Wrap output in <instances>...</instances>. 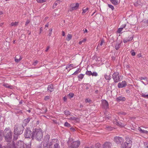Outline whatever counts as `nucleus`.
<instances>
[{
	"label": "nucleus",
	"mask_w": 148,
	"mask_h": 148,
	"mask_svg": "<svg viewBox=\"0 0 148 148\" xmlns=\"http://www.w3.org/2000/svg\"><path fill=\"white\" fill-rule=\"evenodd\" d=\"M43 137V132L40 129L36 128L33 129L32 136V139L35 138L38 141H41L42 140Z\"/></svg>",
	"instance_id": "obj_1"
},
{
	"label": "nucleus",
	"mask_w": 148,
	"mask_h": 148,
	"mask_svg": "<svg viewBox=\"0 0 148 148\" xmlns=\"http://www.w3.org/2000/svg\"><path fill=\"white\" fill-rule=\"evenodd\" d=\"M24 129L23 125H15L14 127V134L15 135H20L22 134Z\"/></svg>",
	"instance_id": "obj_2"
},
{
	"label": "nucleus",
	"mask_w": 148,
	"mask_h": 148,
	"mask_svg": "<svg viewBox=\"0 0 148 148\" xmlns=\"http://www.w3.org/2000/svg\"><path fill=\"white\" fill-rule=\"evenodd\" d=\"M5 138L6 141L10 142L12 138V133L10 130H7L5 129Z\"/></svg>",
	"instance_id": "obj_3"
},
{
	"label": "nucleus",
	"mask_w": 148,
	"mask_h": 148,
	"mask_svg": "<svg viewBox=\"0 0 148 148\" xmlns=\"http://www.w3.org/2000/svg\"><path fill=\"white\" fill-rule=\"evenodd\" d=\"M112 78L115 83H117L122 79V77L119 75L118 72H114L112 75Z\"/></svg>",
	"instance_id": "obj_4"
},
{
	"label": "nucleus",
	"mask_w": 148,
	"mask_h": 148,
	"mask_svg": "<svg viewBox=\"0 0 148 148\" xmlns=\"http://www.w3.org/2000/svg\"><path fill=\"white\" fill-rule=\"evenodd\" d=\"M9 148H24V143L21 141H19L15 144L13 143Z\"/></svg>",
	"instance_id": "obj_5"
},
{
	"label": "nucleus",
	"mask_w": 148,
	"mask_h": 148,
	"mask_svg": "<svg viewBox=\"0 0 148 148\" xmlns=\"http://www.w3.org/2000/svg\"><path fill=\"white\" fill-rule=\"evenodd\" d=\"M50 139V136L48 134L46 135L45 137L44 141L41 142L44 147H46L49 143Z\"/></svg>",
	"instance_id": "obj_6"
},
{
	"label": "nucleus",
	"mask_w": 148,
	"mask_h": 148,
	"mask_svg": "<svg viewBox=\"0 0 148 148\" xmlns=\"http://www.w3.org/2000/svg\"><path fill=\"white\" fill-rule=\"evenodd\" d=\"M80 143L79 140L73 141L71 143L70 147L71 148H78Z\"/></svg>",
	"instance_id": "obj_7"
},
{
	"label": "nucleus",
	"mask_w": 148,
	"mask_h": 148,
	"mask_svg": "<svg viewBox=\"0 0 148 148\" xmlns=\"http://www.w3.org/2000/svg\"><path fill=\"white\" fill-rule=\"evenodd\" d=\"M70 6L71 7L70 9V11H72L74 10H76L78 9L79 7V3H72L70 5Z\"/></svg>",
	"instance_id": "obj_8"
},
{
	"label": "nucleus",
	"mask_w": 148,
	"mask_h": 148,
	"mask_svg": "<svg viewBox=\"0 0 148 148\" xmlns=\"http://www.w3.org/2000/svg\"><path fill=\"white\" fill-rule=\"evenodd\" d=\"M114 141L117 144H119L123 141V138L119 136H115L114 138Z\"/></svg>",
	"instance_id": "obj_9"
},
{
	"label": "nucleus",
	"mask_w": 148,
	"mask_h": 148,
	"mask_svg": "<svg viewBox=\"0 0 148 148\" xmlns=\"http://www.w3.org/2000/svg\"><path fill=\"white\" fill-rule=\"evenodd\" d=\"M31 131L29 129L27 128L26 130V132L25 134V136L26 138H30L32 137L31 134H32Z\"/></svg>",
	"instance_id": "obj_10"
},
{
	"label": "nucleus",
	"mask_w": 148,
	"mask_h": 148,
	"mask_svg": "<svg viewBox=\"0 0 148 148\" xmlns=\"http://www.w3.org/2000/svg\"><path fill=\"white\" fill-rule=\"evenodd\" d=\"M126 141L124 143V144L128 146L131 147L132 146V141L129 138H126Z\"/></svg>",
	"instance_id": "obj_11"
},
{
	"label": "nucleus",
	"mask_w": 148,
	"mask_h": 148,
	"mask_svg": "<svg viewBox=\"0 0 148 148\" xmlns=\"http://www.w3.org/2000/svg\"><path fill=\"white\" fill-rule=\"evenodd\" d=\"M112 144L109 142H106L103 145V148H110L112 146Z\"/></svg>",
	"instance_id": "obj_12"
},
{
	"label": "nucleus",
	"mask_w": 148,
	"mask_h": 148,
	"mask_svg": "<svg viewBox=\"0 0 148 148\" xmlns=\"http://www.w3.org/2000/svg\"><path fill=\"white\" fill-rule=\"evenodd\" d=\"M102 105L103 108L105 109L109 108V105L108 103L106 100H103L102 101Z\"/></svg>",
	"instance_id": "obj_13"
},
{
	"label": "nucleus",
	"mask_w": 148,
	"mask_h": 148,
	"mask_svg": "<svg viewBox=\"0 0 148 148\" xmlns=\"http://www.w3.org/2000/svg\"><path fill=\"white\" fill-rule=\"evenodd\" d=\"M126 85V82L125 81H123L119 83L118 86L119 88H122L125 87Z\"/></svg>",
	"instance_id": "obj_14"
},
{
	"label": "nucleus",
	"mask_w": 148,
	"mask_h": 148,
	"mask_svg": "<svg viewBox=\"0 0 148 148\" xmlns=\"http://www.w3.org/2000/svg\"><path fill=\"white\" fill-rule=\"evenodd\" d=\"M113 123L121 127H124L125 126V124L122 123L121 122L118 121L116 118L114 120Z\"/></svg>",
	"instance_id": "obj_15"
},
{
	"label": "nucleus",
	"mask_w": 148,
	"mask_h": 148,
	"mask_svg": "<svg viewBox=\"0 0 148 148\" xmlns=\"http://www.w3.org/2000/svg\"><path fill=\"white\" fill-rule=\"evenodd\" d=\"M125 98L124 97L119 96L116 98V101L118 102H120V101H125Z\"/></svg>",
	"instance_id": "obj_16"
},
{
	"label": "nucleus",
	"mask_w": 148,
	"mask_h": 148,
	"mask_svg": "<svg viewBox=\"0 0 148 148\" xmlns=\"http://www.w3.org/2000/svg\"><path fill=\"white\" fill-rule=\"evenodd\" d=\"M47 90L50 92H51L54 90L53 86L52 84L48 85L47 87Z\"/></svg>",
	"instance_id": "obj_17"
},
{
	"label": "nucleus",
	"mask_w": 148,
	"mask_h": 148,
	"mask_svg": "<svg viewBox=\"0 0 148 148\" xmlns=\"http://www.w3.org/2000/svg\"><path fill=\"white\" fill-rule=\"evenodd\" d=\"M69 119L73 121L76 122H78L79 121V118L75 117H71Z\"/></svg>",
	"instance_id": "obj_18"
},
{
	"label": "nucleus",
	"mask_w": 148,
	"mask_h": 148,
	"mask_svg": "<svg viewBox=\"0 0 148 148\" xmlns=\"http://www.w3.org/2000/svg\"><path fill=\"white\" fill-rule=\"evenodd\" d=\"M57 140L56 139H52L51 141L50 142L49 144V148H53L52 146L53 145L54 143H55V141H57Z\"/></svg>",
	"instance_id": "obj_19"
},
{
	"label": "nucleus",
	"mask_w": 148,
	"mask_h": 148,
	"mask_svg": "<svg viewBox=\"0 0 148 148\" xmlns=\"http://www.w3.org/2000/svg\"><path fill=\"white\" fill-rule=\"evenodd\" d=\"M21 59L22 58L20 56H17L15 57V60L16 62H18L20 61Z\"/></svg>",
	"instance_id": "obj_20"
},
{
	"label": "nucleus",
	"mask_w": 148,
	"mask_h": 148,
	"mask_svg": "<svg viewBox=\"0 0 148 148\" xmlns=\"http://www.w3.org/2000/svg\"><path fill=\"white\" fill-rule=\"evenodd\" d=\"M70 67H73L75 68L76 67L75 64H68L66 67V69H67Z\"/></svg>",
	"instance_id": "obj_21"
},
{
	"label": "nucleus",
	"mask_w": 148,
	"mask_h": 148,
	"mask_svg": "<svg viewBox=\"0 0 148 148\" xmlns=\"http://www.w3.org/2000/svg\"><path fill=\"white\" fill-rule=\"evenodd\" d=\"M141 96L146 99H148V93H142Z\"/></svg>",
	"instance_id": "obj_22"
},
{
	"label": "nucleus",
	"mask_w": 148,
	"mask_h": 148,
	"mask_svg": "<svg viewBox=\"0 0 148 148\" xmlns=\"http://www.w3.org/2000/svg\"><path fill=\"white\" fill-rule=\"evenodd\" d=\"M138 130L141 133L145 134H147L148 133V131L145 130H142L140 127L138 129Z\"/></svg>",
	"instance_id": "obj_23"
},
{
	"label": "nucleus",
	"mask_w": 148,
	"mask_h": 148,
	"mask_svg": "<svg viewBox=\"0 0 148 148\" xmlns=\"http://www.w3.org/2000/svg\"><path fill=\"white\" fill-rule=\"evenodd\" d=\"M121 43L122 42L121 41L120 43H117L115 47V49H116V50H118L120 47L121 45Z\"/></svg>",
	"instance_id": "obj_24"
},
{
	"label": "nucleus",
	"mask_w": 148,
	"mask_h": 148,
	"mask_svg": "<svg viewBox=\"0 0 148 148\" xmlns=\"http://www.w3.org/2000/svg\"><path fill=\"white\" fill-rule=\"evenodd\" d=\"M30 120V119L29 118H28L27 119H25L23 121V123L25 124L26 125L28 123Z\"/></svg>",
	"instance_id": "obj_25"
},
{
	"label": "nucleus",
	"mask_w": 148,
	"mask_h": 148,
	"mask_svg": "<svg viewBox=\"0 0 148 148\" xmlns=\"http://www.w3.org/2000/svg\"><path fill=\"white\" fill-rule=\"evenodd\" d=\"M72 38V35L71 34H68L67 36L66 39L67 41H69Z\"/></svg>",
	"instance_id": "obj_26"
},
{
	"label": "nucleus",
	"mask_w": 148,
	"mask_h": 148,
	"mask_svg": "<svg viewBox=\"0 0 148 148\" xmlns=\"http://www.w3.org/2000/svg\"><path fill=\"white\" fill-rule=\"evenodd\" d=\"M139 79H140V80H145L147 82H148V78L146 77H141L139 78Z\"/></svg>",
	"instance_id": "obj_27"
},
{
	"label": "nucleus",
	"mask_w": 148,
	"mask_h": 148,
	"mask_svg": "<svg viewBox=\"0 0 148 148\" xmlns=\"http://www.w3.org/2000/svg\"><path fill=\"white\" fill-rule=\"evenodd\" d=\"M84 75L82 74H80L78 76V80L81 81L84 77Z\"/></svg>",
	"instance_id": "obj_28"
},
{
	"label": "nucleus",
	"mask_w": 148,
	"mask_h": 148,
	"mask_svg": "<svg viewBox=\"0 0 148 148\" xmlns=\"http://www.w3.org/2000/svg\"><path fill=\"white\" fill-rule=\"evenodd\" d=\"M110 2L114 5H116L118 4V1L116 0H110Z\"/></svg>",
	"instance_id": "obj_29"
},
{
	"label": "nucleus",
	"mask_w": 148,
	"mask_h": 148,
	"mask_svg": "<svg viewBox=\"0 0 148 148\" xmlns=\"http://www.w3.org/2000/svg\"><path fill=\"white\" fill-rule=\"evenodd\" d=\"M126 26V25L125 24L123 26V27H121V28H119V29L118 30L117 32L118 33H120L122 31L123 29L124 28H125Z\"/></svg>",
	"instance_id": "obj_30"
},
{
	"label": "nucleus",
	"mask_w": 148,
	"mask_h": 148,
	"mask_svg": "<svg viewBox=\"0 0 148 148\" xmlns=\"http://www.w3.org/2000/svg\"><path fill=\"white\" fill-rule=\"evenodd\" d=\"M81 69L79 68H78L77 70L75 71L74 73L72 74V75H75L78 74V73L80 72Z\"/></svg>",
	"instance_id": "obj_31"
},
{
	"label": "nucleus",
	"mask_w": 148,
	"mask_h": 148,
	"mask_svg": "<svg viewBox=\"0 0 148 148\" xmlns=\"http://www.w3.org/2000/svg\"><path fill=\"white\" fill-rule=\"evenodd\" d=\"M104 77L105 79L108 80H110L111 79V77L110 75H108L107 74H106L104 75Z\"/></svg>",
	"instance_id": "obj_32"
},
{
	"label": "nucleus",
	"mask_w": 148,
	"mask_h": 148,
	"mask_svg": "<svg viewBox=\"0 0 148 148\" xmlns=\"http://www.w3.org/2000/svg\"><path fill=\"white\" fill-rule=\"evenodd\" d=\"M18 22H12L10 25L12 26H15L18 25Z\"/></svg>",
	"instance_id": "obj_33"
},
{
	"label": "nucleus",
	"mask_w": 148,
	"mask_h": 148,
	"mask_svg": "<svg viewBox=\"0 0 148 148\" xmlns=\"http://www.w3.org/2000/svg\"><path fill=\"white\" fill-rule=\"evenodd\" d=\"M131 147L123 143L121 145V148H130Z\"/></svg>",
	"instance_id": "obj_34"
},
{
	"label": "nucleus",
	"mask_w": 148,
	"mask_h": 148,
	"mask_svg": "<svg viewBox=\"0 0 148 148\" xmlns=\"http://www.w3.org/2000/svg\"><path fill=\"white\" fill-rule=\"evenodd\" d=\"M3 86L6 88H8L10 89H12V86H9L8 84H3Z\"/></svg>",
	"instance_id": "obj_35"
},
{
	"label": "nucleus",
	"mask_w": 148,
	"mask_h": 148,
	"mask_svg": "<svg viewBox=\"0 0 148 148\" xmlns=\"http://www.w3.org/2000/svg\"><path fill=\"white\" fill-rule=\"evenodd\" d=\"M64 125L65 126L67 127H71V125L70 124L67 122H66L64 123Z\"/></svg>",
	"instance_id": "obj_36"
},
{
	"label": "nucleus",
	"mask_w": 148,
	"mask_h": 148,
	"mask_svg": "<svg viewBox=\"0 0 148 148\" xmlns=\"http://www.w3.org/2000/svg\"><path fill=\"white\" fill-rule=\"evenodd\" d=\"M86 41V39L84 38L82 40L79 42V45H81L82 43L85 42Z\"/></svg>",
	"instance_id": "obj_37"
},
{
	"label": "nucleus",
	"mask_w": 148,
	"mask_h": 148,
	"mask_svg": "<svg viewBox=\"0 0 148 148\" xmlns=\"http://www.w3.org/2000/svg\"><path fill=\"white\" fill-rule=\"evenodd\" d=\"M36 1L38 3H42L46 1V0H37Z\"/></svg>",
	"instance_id": "obj_38"
},
{
	"label": "nucleus",
	"mask_w": 148,
	"mask_h": 148,
	"mask_svg": "<svg viewBox=\"0 0 148 148\" xmlns=\"http://www.w3.org/2000/svg\"><path fill=\"white\" fill-rule=\"evenodd\" d=\"M86 74L87 75L90 76L92 75V72L90 71H87L86 72Z\"/></svg>",
	"instance_id": "obj_39"
},
{
	"label": "nucleus",
	"mask_w": 148,
	"mask_h": 148,
	"mask_svg": "<svg viewBox=\"0 0 148 148\" xmlns=\"http://www.w3.org/2000/svg\"><path fill=\"white\" fill-rule=\"evenodd\" d=\"M88 10V8H86L85 9H83L82 10V14H84L86 12H87Z\"/></svg>",
	"instance_id": "obj_40"
},
{
	"label": "nucleus",
	"mask_w": 148,
	"mask_h": 148,
	"mask_svg": "<svg viewBox=\"0 0 148 148\" xmlns=\"http://www.w3.org/2000/svg\"><path fill=\"white\" fill-rule=\"evenodd\" d=\"M74 95V94L72 93H70L68 95L70 98H73Z\"/></svg>",
	"instance_id": "obj_41"
},
{
	"label": "nucleus",
	"mask_w": 148,
	"mask_h": 148,
	"mask_svg": "<svg viewBox=\"0 0 148 148\" xmlns=\"http://www.w3.org/2000/svg\"><path fill=\"white\" fill-rule=\"evenodd\" d=\"M52 28H50L49 29V32L48 34V36H51V35L52 34Z\"/></svg>",
	"instance_id": "obj_42"
},
{
	"label": "nucleus",
	"mask_w": 148,
	"mask_h": 148,
	"mask_svg": "<svg viewBox=\"0 0 148 148\" xmlns=\"http://www.w3.org/2000/svg\"><path fill=\"white\" fill-rule=\"evenodd\" d=\"M64 114L65 115L68 116L70 114V112L68 111H65L64 112Z\"/></svg>",
	"instance_id": "obj_43"
},
{
	"label": "nucleus",
	"mask_w": 148,
	"mask_h": 148,
	"mask_svg": "<svg viewBox=\"0 0 148 148\" xmlns=\"http://www.w3.org/2000/svg\"><path fill=\"white\" fill-rule=\"evenodd\" d=\"M108 7L110 8L112 10H113L114 9V7L112 5L108 4Z\"/></svg>",
	"instance_id": "obj_44"
},
{
	"label": "nucleus",
	"mask_w": 148,
	"mask_h": 148,
	"mask_svg": "<svg viewBox=\"0 0 148 148\" xmlns=\"http://www.w3.org/2000/svg\"><path fill=\"white\" fill-rule=\"evenodd\" d=\"M98 74L97 72H94L93 73H92V76H97Z\"/></svg>",
	"instance_id": "obj_45"
},
{
	"label": "nucleus",
	"mask_w": 148,
	"mask_h": 148,
	"mask_svg": "<svg viewBox=\"0 0 148 148\" xmlns=\"http://www.w3.org/2000/svg\"><path fill=\"white\" fill-rule=\"evenodd\" d=\"M91 102V100L89 99H86L85 100V102L86 103H90Z\"/></svg>",
	"instance_id": "obj_46"
},
{
	"label": "nucleus",
	"mask_w": 148,
	"mask_h": 148,
	"mask_svg": "<svg viewBox=\"0 0 148 148\" xmlns=\"http://www.w3.org/2000/svg\"><path fill=\"white\" fill-rule=\"evenodd\" d=\"M54 148H60L59 146V144L57 143L54 144Z\"/></svg>",
	"instance_id": "obj_47"
},
{
	"label": "nucleus",
	"mask_w": 148,
	"mask_h": 148,
	"mask_svg": "<svg viewBox=\"0 0 148 148\" xmlns=\"http://www.w3.org/2000/svg\"><path fill=\"white\" fill-rule=\"evenodd\" d=\"M50 99L49 96H47L45 97L44 100L45 101H47Z\"/></svg>",
	"instance_id": "obj_48"
},
{
	"label": "nucleus",
	"mask_w": 148,
	"mask_h": 148,
	"mask_svg": "<svg viewBox=\"0 0 148 148\" xmlns=\"http://www.w3.org/2000/svg\"><path fill=\"white\" fill-rule=\"evenodd\" d=\"M104 42L105 41L103 39H102L101 40L100 43V45L101 46L103 45V43H104Z\"/></svg>",
	"instance_id": "obj_49"
},
{
	"label": "nucleus",
	"mask_w": 148,
	"mask_h": 148,
	"mask_svg": "<svg viewBox=\"0 0 148 148\" xmlns=\"http://www.w3.org/2000/svg\"><path fill=\"white\" fill-rule=\"evenodd\" d=\"M106 128L108 130L111 131L113 129V128L110 126H107L106 127Z\"/></svg>",
	"instance_id": "obj_50"
},
{
	"label": "nucleus",
	"mask_w": 148,
	"mask_h": 148,
	"mask_svg": "<svg viewBox=\"0 0 148 148\" xmlns=\"http://www.w3.org/2000/svg\"><path fill=\"white\" fill-rule=\"evenodd\" d=\"M125 38L127 39V40H129V41L132 40L133 39V38L132 37H129L128 38Z\"/></svg>",
	"instance_id": "obj_51"
},
{
	"label": "nucleus",
	"mask_w": 148,
	"mask_h": 148,
	"mask_svg": "<svg viewBox=\"0 0 148 148\" xmlns=\"http://www.w3.org/2000/svg\"><path fill=\"white\" fill-rule=\"evenodd\" d=\"M19 135H15L14 136V139L15 140H17L18 138V136Z\"/></svg>",
	"instance_id": "obj_52"
},
{
	"label": "nucleus",
	"mask_w": 148,
	"mask_h": 148,
	"mask_svg": "<svg viewBox=\"0 0 148 148\" xmlns=\"http://www.w3.org/2000/svg\"><path fill=\"white\" fill-rule=\"evenodd\" d=\"M131 53L132 56H135L136 53L134 50H132L131 52Z\"/></svg>",
	"instance_id": "obj_53"
},
{
	"label": "nucleus",
	"mask_w": 148,
	"mask_h": 148,
	"mask_svg": "<svg viewBox=\"0 0 148 148\" xmlns=\"http://www.w3.org/2000/svg\"><path fill=\"white\" fill-rule=\"evenodd\" d=\"M144 145L145 148H148V143H144Z\"/></svg>",
	"instance_id": "obj_54"
},
{
	"label": "nucleus",
	"mask_w": 148,
	"mask_h": 148,
	"mask_svg": "<svg viewBox=\"0 0 148 148\" xmlns=\"http://www.w3.org/2000/svg\"><path fill=\"white\" fill-rule=\"evenodd\" d=\"M38 61L37 60L35 61L32 64V65H34V66L36 65L38 63Z\"/></svg>",
	"instance_id": "obj_55"
},
{
	"label": "nucleus",
	"mask_w": 148,
	"mask_h": 148,
	"mask_svg": "<svg viewBox=\"0 0 148 148\" xmlns=\"http://www.w3.org/2000/svg\"><path fill=\"white\" fill-rule=\"evenodd\" d=\"M25 148H30L31 145L30 144L25 145Z\"/></svg>",
	"instance_id": "obj_56"
},
{
	"label": "nucleus",
	"mask_w": 148,
	"mask_h": 148,
	"mask_svg": "<svg viewBox=\"0 0 148 148\" xmlns=\"http://www.w3.org/2000/svg\"><path fill=\"white\" fill-rule=\"evenodd\" d=\"M30 22V21L29 20H27V21L25 23V25L26 26Z\"/></svg>",
	"instance_id": "obj_57"
},
{
	"label": "nucleus",
	"mask_w": 148,
	"mask_h": 148,
	"mask_svg": "<svg viewBox=\"0 0 148 148\" xmlns=\"http://www.w3.org/2000/svg\"><path fill=\"white\" fill-rule=\"evenodd\" d=\"M129 41V40H127V39H126L125 38L123 40V42L125 43H126L127 42Z\"/></svg>",
	"instance_id": "obj_58"
},
{
	"label": "nucleus",
	"mask_w": 148,
	"mask_h": 148,
	"mask_svg": "<svg viewBox=\"0 0 148 148\" xmlns=\"http://www.w3.org/2000/svg\"><path fill=\"white\" fill-rule=\"evenodd\" d=\"M120 114L123 115H125L126 114V113L125 112H120Z\"/></svg>",
	"instance_id": "obj_59"
},
{
	"label": "nucleus",
	"mask_w": 148,
	"mask_h": 148,
	"mask_svg": "<svg viewBox=\"0 0 148 148\" xmlns=\"http://www.w3.org/2000/svg\"><path fill=\"white\" fill-rule=\"evenodd\" d=\"M49 46H47L45 50V51L46 52H47L48 51V50H49Z\"/></svg>",
	"instance_id": "obj_60"
},
{
	"label": "nucleus",
	"mask_w": 148,
	"mask_h": 148,
	"mask_svg": "<svg viewBox=\"0 0 148 148\" xmlns=\"http://www.w3.org/2000/svg\"><path fill=\"white\" fill-rule=\"evenodd\" d=\"M53 5H54L55 6H56L57 5H58V2H57V1H56V2L54 3V4H53Z\"/></svg>",
	"instance_id": "obj_61"
},
{
	"label": "nucleus",
	"mask_w": 148,
	"mask_h": 148,
	"mask_svg": "<svg viewBox=\"0 0 148 148\" xmlns=\"http://www.w3.org/2000/svg\"><path fill=\"white\" fill-rule=\"evenodd\" d=\"M96 145H98L99 146V147H98V148H99V147L101 145L99 143H97L95 145L96 146Z\"/></svg>",
	"instance_id": "obj_62"
},
{
	"label": "nucleus",
	"mask_w": 148,
	"mask_h": 148,
	"mask_svg": "<svg viewBox=\"0 0 148 148\" xmlns=\"http://www.w3.org/2000/svg\"><path fill=\"white\" fill-rule=\"evenodd\" d=\"M62 35L63 36H65V32L63 31L62 32Z\"/></svg>",
	"instance_id": "obj_63"
},
{
	"label": "nucleus",
	"mask_w": 148,
	"mask_h": 148,
	"mask_svg": "<svg viewBox=\"0 0 148 148\" xmlns=\"http://www.w3.org/2000/svg\"><path fill=\"white\" fill-rule=\"evenodd\" d=\"M63 100L64 101H66L67 100L66 98L65 97H64L63 98Z\"/></svg>",
	"instance_id": "obj_64"
}]
</instances>
